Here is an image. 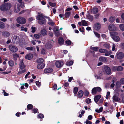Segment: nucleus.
<instances>
[{"mask_svg": "<svg viewBox=\"0 0 124 124\" xmlns=\"http://www.w3.org/2000/svg\"><path fill=\"white\" fill-rule=\"evenodd\" d=\"M47 18L48 20V24L50 25L53 26L54 25V23L52 21V20L50 19V18L48 17Z\"/></svg>", "mask_w": 124, "mask_h": 124, "instance_id": "393cba45", "label": "nucleus"}, {"mask_svg": "<svg viewBox=\"0 0 124 124\" xmlns=\"http://www.w3.org/2000/svg\"><path fill=\"white\" fill-rule=\"evenodd\" d=\"M101 95H98L96 96L94 98V101L95 102L97 103L98 101H99L100 99L101 98Z\"/></svg>", "mask_w": 124, "mask_h": 124, "instance_id": "aec40b11", "label": "nucleus"}, {"mask_svg": "<svg viewBox=\"0 0 124 124\" xmlns=\"http://www.w3.org/2000/svg\"><path fill=\"white\" fill-rule=\"evenodd\" d=\"M104 69L107 74L109 75L111 73V70L109 67L107 66H106L104 67Z\"/></svg>", "mask_w": 124, "mask_h": 124, "instance_id": "9d476101", "label": "nucleus"}, {"mask_svg": "<svg viewBox=\"0 0 124 124\" xmlns=\"http://www.w3.org/2000/svg\"><path fill=\"white\" fill-rule=\"evenodd\" d=\"M45 66V64L43 63H39L37 65V68L38 69H41L43 68Z\"/></svg>", "mask_w": 124, "mask_h": 124, "instance_id": "4be33fe9", "label": "nucleus"}, {"mask_svg": "<svg viewBox=\"0 0 124 124\" xmlns=\"http://www.w3.org/2000/svg\"><path fill=\"white\" fill-rule=\"evenodd\" d=\"M112 70L114 71L117 70V67H113L112 68Z\"/></svg>", "mask_w": 124, "mask_h": 124, "instance_id": "0e129e2a", "label": "nucleus"}, {"mask_svg": "<svg viewBox=\"0 0 124 124\" xmlns=\"http://www.w3.org/2000/svg\"><path fill=\"white\" fill-rule=\"evenodd\" d=\"M38 117L40 118H43L44 117V116L43 114H39L38 116Z\"/></svg>", "mask_w": 124, "mask_h": 124, "instance_id": "13d9d810", "label": "nucleus"}, {"mask_svg": "<svg viewBox=\"0 0 124 124\" xmlns=\"http://www.w3.org/2000/svg\"><path fill=\"white\" fill-rule=\"evenodd\" d=\"M101 25L98 23H96L95 25L94 29L97 30H99L101 28Z\"/></svg>", "mask_w": 124, "mask_h": 124, "instance_id": "b1692460", "label": "nucleus"}, {"mask_svg": "<svg viewBox=\"0 0 124 124\" xmlns=\"http://www.w3.org/2000/svg\"><path fill=\"white\" fill-rule=\"evenodd\" d=\"M86 124H92V122L88 120H87L85 122Z\"/></svg>", "mask_w": 124, "mask_h": 124, "instance_id": "774afa93", "label": "nucleus"}, {"mask_svg": "<svg viewBox=\"0 0 124 124\" xmlns=\"http://www.w3.org/2000/svg\"><path fill=\"white\" fill-rule=\"evenodd\" d=\"M100 61L104 62H107V61L106 58L104 57H101L99 58Z\"/></svg>", "mask_w": 124, "mask_h": 124, "instance_id": "bb28decb", "label": "nucleus"}, {"mask_svg": "<svg viewBox=\"0 0 124 124\" xmlns=\"http://www.w3.org/2000/svg\"><path fill=\"white\" fill-rule=\"evenodd\" d=\"M91 49L93 50L96 51H97L99 49V48L97 46H96V47L91 46Z\"/></svg>", "mask_w": 124, "mask_h": 124, "instance_id": "4c0bfd02", "label": "nucleus"}, {"mask_svg": "<svg viewBox=\"0 0 124 124\" xmlns=\"http://www.w3.org/2000/svg\"><path fill=\"white\" fill-rule=\"evenodd\" d=\"M108 29L110 31H113L116 30V28L114 25L111 24L110 25L108 26Z\"/></svg>", "mask_w": 124, "mask_h": 124, "instance_id": "2eb2a0df", "label": "nucleus"}, {"mask_svg": "<svg viewBox=\"0 0 124 124\" xmlns=\"http://www.w3.org/2000/svg\"><path fill=\"white\" fill-rule=\"evenodd\" d=\"M94 33L95 35V36L99 38L100 37V35L98 33H97L95 32H94Z\"/></svg>", "mask_w": 124, "mask_h": 124, "instance_id": "69168bd1", "label": "nucleus"}, {"mask_svg": "<svg viewBox=\"0 0 124 124\" xmlns=\"http://www.w3.org/2000/svg\"><path fill=\"white\" fill-rule=\"evenodd\" d=\"M2 34L4 37L7 38L9 37L10 33L8 32L5 31L3 32Z\"/></svg>", "mask_w": 124, "mask_h": 124, "instance_id": "5701e85b", "label": "nucleus"}, {"mask_svg": "<svg viewBox=\"0 0 124 124\" xmlns=\"http://www.w3.org/2000/svg\"><path fill=\"white\" fill-rule=\"evenodd\" d=\"M58 42L61 45L64 43V41L62 38H59L58 40Z\"/></svg>", "mask_w": 124, "mask_h": 124, "instance_id": "cd10ccee", "label": "nucleus"}, {"mask_svg": "<svg viewBox=\"0 0 124 124\" xmlns=\"http://www.w3.org/2000/svg\"><path fill=\"white\" fill-rule=\"evenodd\" d=\"M103 46L106 48L109 49L110 47V45L108 43H105L104 44Z\"/></svg>", "mask_w": 124, "mask_h": 124, "instance_id": "ea45409f", "label": "nucleus"}, {"mask_svg": "<svg viewBox=\"0 0 124 124\" xmlns=\"http://www.w3.org/2000/svg\"><path fill=\"white\" fill-rule=\"evenodd\" d=\"M21 31H23L25 32H27V28L26 27L24 28L23 26H21Z\"/></svg>", "mask_w": 124, "mask_h": 124, "instance_id": "a18cd8bd", "label": "nucleus"}, {"mask_svg": "<svg viewBox=\"0 0 124 124\" xmlns=\"http://www.w3.org/2000/svg\"><path fill=\"white\" fill-rule=\"evenodd\" d=\"M120 82L121 84H124V78H121L120 81Z\"/></svg>", "mask_w": 124, "mask_h": 124, "instance_id": "338daca9", "label": "nucleus"}, {"mask_svg": "<svg viewBox=\"0 0 124 124\" xmlns=\"http://www.w3.org/2000/svg\"><path fill=\"white\" fill-rule=\"evenodd\" d=\"M19 41V37L17 36H14L12 39V42L13 43L16 44L18 43Z\"/></svg>", "mask_w": 124, "mask_h": 124, "instance_id": "6e6552de", "label": "nucleus"}, {"mask_svg": "<svg viewBox=\"0 0 124 124\" xmlns=\"http://www.w3.org/2000/svg\"><path fill=\"white\" fill-rule=\"evenodd\" d=\"M85 95V96H88L89 94V92L87 90H85L84 92Z\"/></svg>", "mask_w": 124, "mask_h": 124, "instance_id": "4d7b16f0", "label": "nucleus"}, {"mask_svg": "<svg viewBox=\"0 0 124 124\" xmlns=\"http://www.w3.org/2000/svg\"><path fill=\"white\" fill-rule=\"evenodd\" d=\"M36 19L38 20V23L40 24H43L46 23V20L42 15L38 16H37Z\"/></svg>", "mask_w": 124, "mask_h": 124, "instance_id": "f03ea898", "label": "nucleus"}, {"mask_svg": "<svg viewBox=\"0 0 124 124\" xmlns=\"http://www.w3.org/2000/svg\"><path fill=\"white\" fill-rule=\"evenodd\" d=\"M53 71V69L50 68H48L45 69L44 72L45 73H51Z\"/></svg>", "mask_w": 124, "mask_h": 124, "instance_id": "f8f14e48", "label": "nucleus"}, {"mask_svg": "<svg viewBox=\"0 0 124 124\" xmlns=\"http://www.w3.org/2000/svg\"><path fill=\"white\" fill-rule=\"evenodd\" d=\"M52 43H50V44H49V43L47 44L46 45V46H47L48 48H49L52 46Z\"/></svg>", "mask_w": 124, "mask_h": 124, "instance_id": "e2e57ef3", "label": "nucleus"}, {"mask_svg": "<svg viewBox=\"0 0 124 124\" xmlns=\"http://www.w3.org/2000/svg\"><path fill=\"white\" fill-rule=\"evenodd\" d=\"M70 14V12H66L65 14V17H66L67 18L69 17Z\"/></svg>", "mask_w": 124, "mask_h": 124, "instance_id": "09e8293b", "label": "nucleus"}, {"mask_svg": "<svg viewBox=\"0 0 124 124\" xmlns=\"http://www.w3.org/2000/svg\"><path fill=\"white\" fill-rule=\"evenodd\" d=\"M8 64L10 66L13 67L14 65V62L13 61L10 60L8 62Z\"/></svg>", "mask_w": 124, "mask_h": 124, "instance_id": "473e14b6", "label": "nucleus"}, {"mask_svg": "<svg viewBox=\"0 0 124 124\" xmlns=\"http://www.w3.org/2000/svg\"><path fill=\"white\" fill-rule=\"evenodd\" d=\"M19 66L20 68L22 70L23 69L25 68V66L24 65L23 60L20 61Z\"/></svg>", "mask_w": 124, "mask_h": 124, "instance_id": "ddd939ff", "label": "nucleus"}, {"mask_svg": "<svg viewBox=\"0 0 124 124\" xmlns=\"http://www.w3.org/2000/svg\"><path fill=\"white\" fill-rule=\"evenodd\" d=\"M81 23H82V24L83 26H86L88 25V22H87L85 20H82L81 21Z\"/></svg>", "mask_w": 124, "mask_h": 124, "instance_id": "c85d7f7f", "label": "nucleus"}, {"mask_svg": "<svg viewBox=\"0 0 124 124\" xmlns=\"http://www.w3.org/2000/svg\"><path fill=\"white\" fill-rule=\"evenodd\" d=\"M40 36L41 35L40 34H35L34 35L35 38L37 39H39L40 38Z\"/></svg>", "mask_w": 124, "mask_h": 124, "instance_id": "f704fd0d", "label": "nucleus"}, {"mask_svg": "<svg viewBox=\"0 0 124 124\" xmlns=\"http://www.w3.org/2000/svg\"><path fill=\"white\" fill-rule=\"evenodd\" d=\"M86 18L88 19L90 21H92L93 20V16L90 14H87L86 16Z\"/></svg>", "mask_w": 124, "mask_h": 124, "instance_id": "dca6fc26", "label": "nucleus"}, {"mask_svg": "<svg viewBox=\"0 0 124 124\" xmlns=\"http://www.w3.org/2000/svg\"><path fill=\"white\" fill-rule=\"evenodd\" d=\"M123 70V68L121 66L117 67V70L118 71H122Z\"/></svg>", "mask_w": 124, "mask_h": 124, "instance_id": "3c124183", "label": "nucleus"}, {"mask_svg": "<svg viewBox=\"0 0 124 124\" xmlns=\"http://www.w3.org/2000/svg\"><path fill=\"white\" fill-rule=\"evenodd\" d=\"M13 56L14 60L15 61H16L17 58L19 57V54L16 53L13 54Z\"/></svg>", "mask_w": 124, "mask_h": 124, "instance_id": "6ab92c4d", "label": "nucleus"}, {"mask_svg": "<svg viewBox=\"0 0 124 124\" xmlns=\"http://www.w3.org/2000/svg\"><path fill=\"white\" fill-rule=\"evenodd\" d=\"M31 32L32 33H34L37 30V28L35 27H33L32 26L31 28Z\"/></svg>", "mask_w": 124, "mask_h": 124, "instance_id": "79ce46f5", "label": "nucleus"}, {"mask_svg": "<svg viewBox=\"0 0 124 124\" xmlns=\"http://www.w3.org/2000/svg\"><path fill=\"white\" fill-rule=\"evenodd\" d=\"M11 7V5L10 3H7L2 5L0 9L3 11H6L9 9Z\"/></svg>", "mask_w": 124, "mask_h": 124, "instance_id": "f257e3e1", "label": "nucleus"}, {"mask_svg": "<svg viewBox=\"0 0 124 124\" xmlns=\"http://www.w3.org/2000/svg\"><path fill=\"white\" fill-rule=\"evenodd\" d=\"M8 48L10 51L13 53H15L17 51L18 48L13 45H10L8 46Z\"/></svg>", "mask_w": 124, "mask_h": 124, "instance_id": "39448f33", "label": "nucleus"}, {"mask_svg": "<svg viewBox=\"0 0 124 124\" xmlns=\"http://www.w3.org/2000/svg\"><path fill=\"white\" fill-rule=\"evenodd\" d=\"M91 100L89 98L85 100V102L86 103L89 104L91 103Z\"/></svg>", "mask_w": 124, "mask_h": 124, "instance_id": "864d4df0", "label": "nucleus"}, {"mask_svg": "<svg viewBox=\"0 0 124 124\" xmlns=\"http://www.w3.org/2000/svg\"><path fill=\"white\" fill-rule=\"evenodd\" d=\"M119 95V93H117L115 94L112 97V101L113 103L115 102H118L121 100L120 98L118 97Z\"/></svg>", "mask_w": 124, "mask_h": 124, "instance_id": "20e7f679", "label": "nucleus"}, {"mask_svg": "<svg viewBox=\"0 0 124 124\" xmlns=\"http://www.w3.org/2000/svg\"><path fill=\"white\" fill-rule=\"evenodd\" d=\"M43 60L42 58H40L37 60V62L39 63H42L43 62Z\"/></svg>", "mask_w": 124, "mask_h": 124, "instance_id": "c9c22d12", "label": "nucleus"}, {"mask_svg": "<svg viewBox=\"0 0 124 124\" xmlns=\"http://www.w3.org/2000/svg\"><path fill=\"white\" fill-rule=\"evenodd\" d=\"M105 56H108L112 54L111 51H108L107 50H106V51L105 53Z\"/></svg>", "mask_w": 124, "mask_h": 124, "instance_id": "72a5a7b5", "label": "nucleus"}, {"mask_svg": "<svg viewBox=\"0 0 124 124\" xmlns=\"http://www.w3.org/2000/svg\"><path fill=\"white\" fill-rule=\"evenodd\" d=\"M41 34L43 36L46 35L47 34V32L45 29L41 30L40 31Z\"/></svg>", "mask_w": 124, "mask_h": 124, "instance_id": "412c9836", "label": "nucleus"}, {"mask_svg": "<svg viewBox=\"0 0 124 124\" xmlns=\"http://www.w3.org/2000/svg\"><path fill=\"white\" fill-rule=\"evenodd\" d=\"M121 84L120 82H117L116 84V86L117 88H119L121 85Z\"/></svg>", "mask_w": 124, "mask_h": 124, "instance_id": "58836bf2", "label": "nucleus"}, {"mask_svg": "<svg viewBox=\"0 0 124 124\" xmlns=\"http://www.w3.org/2000/svg\"><path fill=\"white\" fill-rule=\"evenodd\" d=\"M113 39L115 41L118 42L120 40V38L119 36H115L112 37Z\"/></svg>", "mask_w": 124, "mask_h": 124, "instance_id": "a878e982", "label": "nucleus"}, {"mask_svg": "<svg viewBox=\"0 0 124 124\" xmlns=\"http://www.w3.org/2000/svg\"><path fill=\"white\" fill-rule=\"evenodd\" d=\"M92 12L94 14L97 13L98 11V10L97 8H93L92 10Z\"/></svg>", "mask_w": 124, "mask_h": 124, "instance_id": "c756f323", "label": "nucleus"}, {"mask_svg": "<svg viewBox=\"0 0 124 124\" xmlns=\"http://www.w3.org/2000/svg\"><path fill=\"white\" fill-rule=\"evenodd\" d=\"M56 66L58 68H60L62 67L63 64V62L61 61H57L55 63Z\"/></svg>", "mask_w": 124, "mask_h": 124, "instance_id": "9b49d317", "label": "nucleus"}, {"mask_svg": "<svg viewBox=\"0 0 124 124\" xmlns=\"http://www.w3.org/2000/svg\"><path fill=\"white\" fill-rule=\"evenodd\" d=\"M33 55L32 54H27L25 56L26 59L29 60L31 59L33 57Z\"/></svg>", "mask_w": 124, "mask_h": 124, "instance_id": "a211bd4d", "label": "nucleus"}, {"mask_svg": "<svg viewBox=\"0 0 124 124\" xmlns=\"http://www.w3.org/2000/svg\"><path fill=\"white\" fill-rule=\"evenodd\" d=\"M49 4L52 7H54L56 5V3H52L51 2H49Z\"/></svg>", "mask_w": 124, "mask_h": 124, "instance_id": "6e6d98bb", "label": "nucleus"}, {"mask_svg": "<svg viewBox=\"0 0 124 124\" xmlns=\"http://www.w3.org/2000/svg\"><path fill=\"white\" fill-rule=\"evenodd\" d=\"M27 108L28 109H31L33 108V105L31 104H29L27 106Z\"/></svg>", "mask_w": 124, "mask_h": 124, "instance_id": "8fccbe9b", "label": "nucleus"}, {"mask_svg": "<svg viewBox=\"0 0 124 124\" xmlns=\"http://www.w3.org/2000/svg\"><path fill=\"white\" fill-rule=\"evenodd\" d=\"M116 56L118 59H121L124 57V54L122 53H119L117 54Z\"/></svg>", "mask_w": 124, "mask_h": 124, "instance_id": "4468645a", "label": "nucleus"}, {"mask_svg": "<svg viewBox=\"0 0 124 124\" xmlns=\"http://www.w3.org/2000/svg\"><path fill=\"white\" fill-rule=\"evenodd\" d=\"M46 50L44 49H42L41 50V53L42 54H46Z\"/></svg>", "mask_w": 124, "mask_h": 124, "instance_id": "bf43d9fd", "label": "nucleus"}, {"mask_svg": "<svg viewBox=\"0 0 124 124\" xmlns=\"http://www.w3.org/2000/svg\"><path fill=\"white\" fill-rule=\"evenodd\" d=\"M65 43L68 45H70L72 43L71 42L70 40L66 41Z\"/></svg>", "mask_w": 124, "mask_h": 124, "instance_id": "052dcab7", "label": "nucleus"}, {"mask_svg": "<svg viewBox=\"0 0 124 124\" xmlns=\"http://www.w3.org/2000/svg\"><path fill=\"white\" fill-rule=\"evenodd\" d=\"M38 109H33L32 110V112L33 113H35L37 112V111H38Z\"/></svg>", "mask_w": 124, "mask_h": 124, "instance_id": "680f3d73", "label": "nucleus"}, {"mask_svg": "<svg viewBox=\"0 0 124 124\" xmlns=\"http://www.w3.org/2000/svg\"><path fill=\"white\" fill-rule=\"evenodd\" d=\"M20 7L18 4H16L14 9V11L15 13L19 12L20 10Z\"/></svg>", "mask_w": 124, "mask_h": 124, "instance_id": "1a4fd4ad", "label": "nucleus"}, {"mask_svg": "<svg viewBox=\"0 0 124 124\" xmlns=\"http://www.w3.org/2000/svg\"><path fill=\"white\" fill-rule=\"evenodd\" d=\"M7 67L6 66H4L3 67V68H0V71H4L5 70Z\"/></svg>", "mask_w": 124, "mask_h": 124, "instance_id": "5fc2aeb1", "label": "nucleus"}, {"mask_svg": "<svg viewBox=\"0 0 124 124\" xmlns=\"http://www.w3.org/2000/svg\"><path fill=\"white\" fill-rule=\"evenodd\" d=\"M110 33L111 36L112 37L114 36H116L118 34V33L117 32L115 31L111 32H110Z\"/></svg>", "mask_w": 124, "mask_h": 124, "instance_id": "7c9ffc66", "label": "nucleus"}, {"mask_svg": "<svg viewBox=\"0 0 124 124\" xmlns=\"http://www.w3.org/2000/svg\"><path fill=\"white\" fill-rule=\"evenodd\" d=\"M17 22L20 24H25L26 21V19L23 17L19 16L16 19Z\"/></svg>", "mask_w": 124, "mask_h": 124, "instance_id": "7ed1b4c3", "label": "nucleus"}, {"mask_svg": "<svg viewBox=\"0 0 124 124\" xmlns=\"http://www.w3.org/2000/svg\"><path fill=\"white\" fill-rule=\"evenodd\" d=\"M115 18L112 17H110L109 19V21L110 22L113 23L114 21Z\"/></svg>", "mask_w": 124, "mask_h": 124, "instance_id": "a19ab883", "label": "nucleus"}, {"mask_svg": "<svg viewBox=\"0 0 124 124\" xmlns=\"http://www.w3.org/2000/svg\"><path fill=\"white\" fill-rule=\"evenodd\" d=\"M4 27V23H3L0 21V28L3 29Z\"/></svg>", "mask_w": 124, "mask_h": 124, "instance_id": "e433bc0d", "label": "nucleus"}, {"mask_svg": "<svg viewBox=\"0 0 124 124\" xmlns=\"http://www.w3.org/2000/svg\"><path fill=\"white\" fill-rule=\"evenodd\" d=\"M101 88L99 87H97L93 88L92 89V93L93 94H96L97 92H100L101 91Z\"/></svg>", "mask_w": 124, "mask_h": 124, "instance_id": "423d86ee", "label": "nucleus"}, {"mask_svg": "<svg viewBox=\"0 0 124 124\" xmlns=\"http://www.w3.org/2000/svg\"><path fill=\"white\" fill-rule=\"evenodd\" d=\"M120 29L122 31H124V25L122 24H120L119 25Z\"/></svg>", "mask_w": 124, "mask_h": 124, "instance_id": "49530a36", "label": "nucleus"}, {"mask_svg": "<svg viewBox=\"0 0 124 124\" xmlns=\"http://www.w3.org/2000/svg\"><path fill=\"white\" fill-rule=\"evenodd\" d=\"M73 63V62L72 61H70L67 62L66 63V65L68 66H70L72 65Z\"/></svg>", "mask_w": 124, "mask_h": 124, "instance_id": "2f4dec72", "label": "nucleus"}, {"mask_svg": "<svg viewBox=\"0 0 124 124\" xmlns=\"http://www.w3.org/2000/svg\"><path fill=\"white\" fill-rule=\"evenodd\" d=\"M84 92L82 90L79 91L77 95V97L79 98H81L83 96Z\"/></svg>", "mask_w": 124, "mask_h": 124, "instance_id": "f3484780", "label": "nucleus"}, {"mask_svg": "<svg viewBox=\"0 0 124 124\" xmlns=\"http://www.w3.org/2000/svg\"><path fill=\"white\" fill-rule=\"evenodd\" d=\"M53 29L55 36L57 37L59 36L60 33L58 30V27L57 26H54Z\"/></svg>", "mask_w": 124, "mask_h": 124, "instance_id": "0eeeda50", "label": "nucleus"}, {"mask_svg": "<svg viewBox=\"0 0 124 124\" xmlns=\"http://www.w3.org/2000/svg\"><path fill=\"white\" fill-rule=\"evenodd\" d=\"M26 70L24 69L23 70L19 71L17 73V74L18 75H20L21 74L25 72Z\"/></svg>", "mask_w": 124, "mask_h": 124, "instance_id": "de8ad7c7", "label": "nucleus"}, {"mask_svg": "<svg viewBox=\"0 0 124 124\" xmlns=\"http://www.w3.org/2000/svg\"><path fill=\"white\" fill-rule=\"evenodd\" d=\"M78 91V88L77 87H75L74 88L73 92L75 94H76Z\"/></svg>", "mask_w": 124, "mask_h": 124, "instance_id": "c03bdc74", "label": "nucleus"}, {"mask_svg": "<svg viewBox=\"0 0 124 124\" xmlns=\"http://www.w3.org/2000/svg\"><path fill=\"white\" fill-rule=\"evenodd\" d=\"M99 52L102 53H105L106 49H100L99 50Z\"/></svg>", "mask_w": 124, "mask_h": 124, "instance_id": "603ef678", "label": "nucleus"}, {"mask_svg": "<svg viewBox=\"0 0 124 124\" xmlns=\"http://www.w3.org/2000/svg\"><path fill=\"white\" fill-rule=\"evenodd\" d=\"M103 109L102 107H101L99 109H96L95 110V111L98 113H100L102 111Z\"/></svg>", "mask_w": 124, "mask_h": 124, "instance_id": "37998d69", "label": "nucleus"}]
</instances>
